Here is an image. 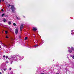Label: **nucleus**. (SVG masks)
Listing matches in <instances>:
<instances>
[{
  "instance_id": "nucleus-16",
  "label": "nucleus",
  "mask_w": 74,
  "mask_h": 74,
  "mask_svg": "<svg viewBox=\"0 0 74 74\" xmlns=\"http://www.w3.org/2000/svg\"><path fill=\"white\" fill-rule=\"evenodd\" d=\"M5 33L6 34H7V33H8V32H7V31H5Z\"/></svg>"
},
{
  "instance_id": "nucleus-17",
  "label": "nucleus",
  "mask_w": 74,
  "mask_h": 74,
  "mask_svg": "<svg viewBox=\"0 0 74 74\" xmlns=\"http://www.w3.org/2000/svg\"><path fill=\"white\" fill-rule=\"evenodd\" d=\"M38 46V45H36L34 46V47H37Z\"/></svg>"
},
{
  "instance_id": "nucleus-22",
  "label": "nucleus",
  "mask_w": 74,
  "mask_h": 74,
  "mask_svg": "<svg viewBox=\"0 0 74 74\" xmlns=\"http://www.w3.org/2000/svg\"><path fill=\"white\" fill-rule=\"evenodd\" d=\"M72 58L74 59V56L72 57Z\"/></svg>"
},
{
  "instance_id": "nucleus-7",
  "label": "nucleus",
  "mask_w": 74,
  "mask_h": 74,
  "mask_svg": "<svg viewBox=\"0 0 74 74\" xmlns=\"http://www.w3.org/2000/svg\"><path fill=\"white\" fill-rule=\"evenodd\" d=\"M11 24V22L9 21L8 22L9 25H10Z\"/></svg>"
},
{
  "instance_id": "nucleus-35",
  "label": "nucleus",
  "mask_w": 74,
  "mask_h": 74,
  "mask_svg": "<svg viewBox=\"0 0 74 74\" xmlns=\"http://www.w3.org/2000/svg\"><path fill=\"white\" fill-rule=\"evenodd\" d=\"M0 12H1L0 11Z\"/></svg>"
},
{
  "instance_id": "nucleus-4",
  "label": "nucleus",
  "mask_w": 74,
  "mask_h": 74,
  "mask_svg": "<svg viewBox=\"0 0 74 74\" xmlns=\"http://www.w3.org/2000/svg\"><path fill=\"white\" fill-rule=\"evenodd\" d=\"M33 30H34V31L36 32V31L37 30V29L36 28L34 27H33Z\"/></svg>"
},
{
  "instance_id": "nucleus-9",
  "label": "nucleus",
  "mask_w": 74,
  "mask_h": 74,
  "mask_svg": "<svg viewBox=\"0 0 74 74\" xmlns=\"http://www.w3.org/2000/svg\"><path fill=\"white\" fill-rule=\"evenodd\" d=\"M5 15V14H3L2 15H1V16H2V17H3V16H4Z\"/></svg>"
},
{
  "instance_id": "nucleus-27",
  "label": "nucleus",
  "mask_w": 74,
  "mask_h": 74,
  "mask_svg": "<svg viewBox=\"0 0 74 74\" xmlns=\"http://www.w3.org/2000/svg\"><path fill=\"white\" fill-rule=\"evenodd\" d=\"M1 48V46H0V49Z\"/></svg>"
},
{
  "instance_id": "nucleus-11",
  "label": "nucleus",
  "mask_w": 74,
  "mask_h": 74,
  "mask_svg": "<svg viewBox=\"0 0 74 74\" xmlns=\"http://www.w3.org/2000/svg\"><path fill=\"white\" fill-rule=\"evenodd\" d=\"M11 6V5H8V8H9V7H10Z\"/></svg>"
},
{
  "instance_id": "nucleus-32",
  "label": "nucleus",
  "mask_w": 74,
  "mask_h": 74,
  "mask_svg": "<svg viewBox=\"0 0 74 74\" xmlns=\"http://www.w3.org/2000/svg\"><path fill=\"white\" fill-rule=\"evenodd\" d=\"M71 32H73V30H72V31H71Z\"/></svg>"
},
{
  "instance_id": "nucleus-33",
  "label": "nucleus",
  "mask_w": 74,
  "mask_h": 74,
  "mask_svg": "<svg viewBox=\"0 0 74 74\" xmlns=\"http://www.w3.org/2000/svg\"><path fill=\"white\" fill-rule=\"evenodd\" d=\"M71 34H72V33H71Z\"/></svg>"
},
{
  "instance_id": "nucleus-10",
  "label": "nucleus",
  "mask_w": 74,
  "mask_h": 74,
  "mask_svg": "<svg viewBox=\"0 0 74 74\" xmlns=\"http://www.w3.org/2000/svg\"><path fill=\"white\" fill-rule=\"evenodd\" d=\"M16 58H20L19 56V55H16Z\"/></svg>"
},
{
  "instance_id": "nucleus-30",
  "label": "nucleus",
  "mask_w": 74,
  "mask_h": 74,
  "mask_svg": "<svg viewBox=\"0 0 74 74\" xmlns=\"http://www.w3.org/2000/svg\"><path fill=\"white\" fill-rule=\"evenodd\" d=\"M68 49H69L70 48V47H68Z\"/></svg>"
},
{
  "instance_id": "nucleus-21",
  "label": "nucleus",
  "mask_w": 74,
  "mask_h": 74,
  "mask_svg": "<svg viewBox=\"0 0 74 74\" xmlns=\"http://www.w3.org/2000/svg\"><path fill=\"white\" fill-rule=\"evenodd\" d=\"M12 69L11 68H10L9 70H11Z\"/></svg>"
},
{
  "instance_id": "nucleus-20",
  "label": "nucleus",
  "mask_w": 74,
  "mask_h": 74,
  "mask_svg": "<svg viewBox=\"0 0 74 74\" xmlns=\"http://www.w3.org/2000/svg\"><path fill=\"white\" fill-rule=\"evenodd\" d=\"M6 59H7L8 58V56H6L5 58Z\"/></svg>"
},
{
  "instance_id": "nucleus-3",
  "label": "nucleus",
  "mask_w": 74,
  "mask_h": 74,
  "mask_svg": "<svg viewBox=\"0 0 74 74\" xmlns=\"http://www.w3.org/2000/svg\"><path fill=\"white\" fill-rule=\"evenodd\" d=\"M23 25H22L20 26V30L21 31H22V28H23Z\"/></svg>"
},
{
  "instance_id": "nucleus-18",
  "label": "nucleus",
  "mask_w": 74,
  "mask_h": 74,
  "mask_svg": "<svg viewBox=\"0 0 74 74\" xmlns=\"http://www.w3.org/2000/svg\"><path fill=\"white\" fill-rule=\"evenodd\" d=\"M1 11L2 12H3V11H4V10H3V9H2Z\"/></svg>"
},
{
  "instance_id": "nucleus-8",
  "label": "nucleus",
  "mask_w": 74,
  "mask_h": 74,
  "mask_svg": "<svg viewBox=\"0 0 74 74\" xmlns=\"http://www.w3.org/2000/svg\"><path fill=\"white\" fill-rule=\"evenodd\" d=\"M68 51L70 53H71V52H72V51H71V50H68Z\"/></svg>"
},
{
  "instance_id": "nucleus-24",
  "label": "nucleus",
  "mask_w": 74,
  "mask_h": 74,
  "mask_svg": "<svg viewBox=\"0 0 74 74\" xmlns=\"http://www.w3.org/2000/svg\"><path fill=\"white\" fill-rule=\"evenodd\" d=\"M12 58H15V57H14V56H13L12 57Z\"/></svg>"
},
{
  "instance_id": "nucleus-1",
  "label": "nucleus",
  "mask_w": 74,
  "mask_h": 74,
  "mask_svg": "<svg viewBox=\"0 0 74 74\" xmlns=\"http://www.w3.org/2000/svg\"><path fill=\"white\" fill-rule=\"evenodd\" d=\"M11 10H12V12H14V10H15V8L14 6V5H11Z\"/></svg>"
},
{
  "instance_id": "nucleus-14",
  "label": "nucleus",
  "mask_w": 74,
  "mask_h": 74,
  "mask_svg": "<svg viewBox=\"0 0 74 74\" xmlns=\"http://www.w3.org/2000/svg\"><path fill=\"white\" fill-rule=\"evenodd\" d=\"M71 49H72V50H73V51H74V48H73V47H71Z\"/></svg>"
},
{
  "instance_id": "nucleus-19",
  "label": "nucleus",
  "mask_w": 74,
  "mask_h": 74,
  "mask_svg": "<svg viewBox=\"0 0 74 74\" xmlns=\"http://www.w3.org/2000/svg\"><path fill=\"white\" fill-rule=\"evenodd\" d=\"M3 58H5V55H4L3 56Z\"/></svg>"
},
{
  "instance_id": "nucleus-31",
  "label": "nucleus",
  "mask_w": 74,
  "mask_h": 74,
  "mask_svg": "<svg viewBox=\"0 0 74 74\" xmlns=\"http://www.w3.org/2000/svg\"><path fill=\"white\" fill-rule=\"evenodd\" d=\"M3 1H4V0H3Z\"/></svg>"
},
{
  "instance_id": "nucleus-2",
  "label": "nucleus",
  "mask_w": 74,
  "mask_h": 74,
  "mask_svg": "<svg viewBox=\"0 0 74 74\" xmlns=\"http://www.w3.org/2000/svg\"><path fill=\"white\" fill-rule=\"evenodd\" d=\"M18 29H15V34H18Z\"/></svg>"
},
{
  "instance_id": "nucleus-5",
  "label": "nucleus",
  "mask_w": 74,
  "mask_h": 74,
  "mask_svg": "<svg viewBox=\"0 0 74 74\" xmlns=\"http://www.w3.org/2000/svg\"><path fill=\"white\" fill-rule=\"evenodd\" d=\"M3 47H5V48H7V45H4V44H3Z\"/></svg>"
},
{
  "instance_id": "nucleus-28",
  "label": "nucleus",
  "mask_w": 74,
  "mask_h": 74,
  "mask_svg": "<svg viewBox=\"0 0 74 74\" xmlns=\"http://www.w3.org/2000/svg\"><path fill=\"white\" fill-rule=\"evenodd\" d=\"M56 74H59V73H57Z\"/></svg>"
},
{
  "instance_id": "nucleus-25",
  "label": "nucleus",
  "mask_w": 74,
  "mask_h": 74,
  "mask_svg": "<svg viewBox=\"0 0 74 74\" xmlns=\"http://www.w3.org/2000/svg\"><path fill=\"white\" fill-rule=\"evenodd\" d=\"M17 19H19V18H18V17H17Z\"/></svg>"
},
{
  "instance_id": "nucleus-6",
  "label": "nucleus",
  "mask_w": 74,
  "mask_h": 74,
  "mask_svg": "<svg viewBox=\"0 0 74 74\" xmlns=\"http://www.w3.org/2000/svg\"><path fill=\"white\" fill-rule=\"evenodd\" d=\"M6 21H7V19L4 18L3 19V22H6Z\"/></svg>"
},
{
  "instance_id": "nucleus-34",
  "label": "nucleus",
  "mask_w": 74,
  "mask_h": 74,
  "mask_svg": "<svg viewBox=\"0 0 74 74\" xmlns=\"http://www.w3.org/2000/svg\"><path fill=\"white\" fill-rule=\"evenodd\" d=\"M20 37V38H21V37Z\"/></svg>"
},
{
  "instance_id": "nucleus-13",
  "label": "nucleus",
  "mask_w": 74,
  "mask_h": 74,
  "mask_svg": "<svg viewBox=\"0 0 74 74\" xmlns=\"http://www.w3.org/2000/svg\"><path fill=\"white\" fill-rule=\"evenodd\" d=\"M6 38H8V36H6Z\"/></svg>"
},
{
  "instance_id": "nucleus-23",
  "label": "nucleus",
  "mask_w": 74,
  "mask_h": 74,
  "mask_svg": "<svg viewBox=\"0 0 74 74\" xmlns=\"http://www.w3.org/2000/svg\"><path fill=\"white\" fill-rule=\"evenodd\" d=\"M13 62V61H12L11 62V64H12V63Z\"/></svg>"
},
{
  "instance_id": "nucleus-12",
  "label": "nucleus",
  "mask_w": 74,
  "mask_h": 74,
  "mask_svg": "<svg viewBox=\"0 0 74 74\" xmlns=\"http://www.w3.org/2000/svg\"><path fill=\"white\" fill-rule=\"evenodd\" d=\"M27 39V37H25V40H26Z\"/></svg>"
},
{
  "instance_id": "nucleus-15",
  "label": "nucleus",
  "mask_w": 74,
  "mask_h": 74,
  "mask_svg": "<svg viewBox=\"0 0 74 74\" xmlns=\"http://www.w3.org/2000/svg\"><path fill=\"white\" fill-rule=\"evenodd\" d=\"M13 25H14V26H16V24L15 23H13Z\"/></svg>"
},
{
  "instance_id": "nucleus-26",
  "label": "nucleus",
  "mask_w": 74,
  "mask_h": 74,
  "mask_svg": "<svg viewBox=\"0 0 74 74\" xmlns=\"http://www.w3.org/2000/svg\"><path fill=\"white\" fill-rule=\"evenodd\" d=\"M1 0H0V3L1 2Z\"/></svg>"
},
{
  "instance_id": "nucleus-29",
  "label": "nucleus",
  "mask_w": 74,
  "mask_h": 74,
  "mask_svg": "<svg viewBox=\"0 0 74 74\" xmlns=\"http://www.w3.org/2000/svg\"><path fill=\"white\" fill-rule=\"evenodd\" d=\"M0 74H1V72H0Z\"/></svg>"
}]
</instances>
